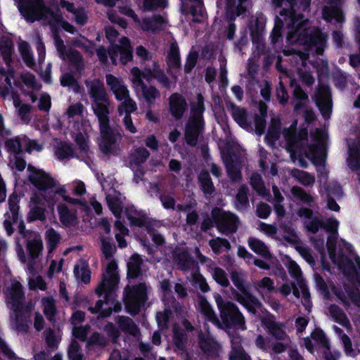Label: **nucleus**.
I'll return each mask as SVG.
<instances>
[{"label":"nucleus","instance_id":"nucleus-1","mask_svg":"<svg viewBox=\"0 0 360 360\" xmlns=\"http://www.w3.org/2000/svg\"><path fill=\"white\" fill-rule=\"evenodd\" d=\"M277 6H285L280 15L284 16L288 27L287 40L314 49L316 53L322 55L326 44V36L315 27H310L309 20L295 12L296 0H273Z\"/></svg>","mask_w":360,"mask_h":360},{"label":"nucleus","instance_id":"nucleus-2","mask_svg":"<svg viewBox=\"0 0 360 360\" xmlns=\"http://www.w3.org/2000/svg\"><path fill=\"white\" fill-rule=\"evenodd\" d=\"M297 121L283 131V136L286 141V148L290 153V158L295 162L296 154H303L311 160H323L326 156V134L324 130L316 129L311 133V137L315 143H308V132L302 129L298 134L295 133Z\"/></svg>","mask_w":360,"mask_h":360},{"label":"nucleus","instance_id":"nucleus-3","mask_svg":"<svg viewBox=\"0 0 360 360\" xmlns=\"http://www.w3.org/2000/svg\"><path fill=\"white\" fill-rule=\"evenodd\" d=\"M6 303L12 311L11 324L12 328L20 333L28 332V318L22 313L25 293L22 284L17 280L13 279L6 287L5 291Z\"/></svg>","mask_w":360,"mask_h":360},{"label":"nucleus","instance_id":"nucleus-4","mask_svg":"<svg viewBox=\"0 0 360 360\" xmlns=\"http://www.w3.org/2000/svg\"><path fill=\"white\" fill-rule=\"evenodd\" d=\"M28 179L32 185L41 192L59 195L64 201L72 205H82L81 200L72 198L68 195L64 186L60 185L51 176L41 170L30 169Z\"/></svg>","mask_w":360,"mask_h":360},{"label":"nucleus","instance_id":"nucleus-5","mask_svg":"<svg viewBox=\"0 0 360 360\" xmlns=\"http://www.w3.org/2000/svg\"><path fill=\"white\" fill-rule=\"evenodd\" d=\"M205 110L204 98L201 94H198L196 101L191 103V113L186 124L184 136L186 142L190 146H195L198 136L204 127L202 114Z\"/></svg>","mask_w":360,"mask_h":360},{"label":"nucleus","instance_id":"nucleus-6","mask_svg":"<svg viewBox=\"0 0 360 360\" xmlns=\"http://www.w3.org/2000/svg\"><path fill=\"white\" fill-rule=\"evenodd\" d=\"M87 93L92 100L91 108L97 118L109 116L110 101L104 84L99 79L84 81Z\"/></svg>","mask_w":360,"mask_h":360},{"label":"nucleus","instance_id":"nucleus-7","mask_svg":"<svg viewBox=\"0 0 360 360\" xmlns=\"http://www.w3.org/2000/svg\"><path fill=\"white\" fill-rule=\"evenodd\" d=\"M230 277L235 287L240 292L232 290L235 300L243 305L249 311L255 312V306L259 304V300L248 290L245 284V274L241 270L232 269Z\"/></svg>","mask_w":360,"mask_h":360},{"label":"nucleus","instance_id":"nucleus-8","mask_svg":"<svg viewBox=\"0 0 360 360\" xmlns=\"http://www.w3.org/2000/svg\"><path fill=\"white\" fill-rule=\"evenodd\" d=\"M216 303L221 321L226 329L237 327L242 330H246L245 319L233 302L224 301L220 295H218L216 297Z\"/></svg>","mask_w":360,"mask_h":360},{"label":"nucleus","instance_id":"nucleus-9","mask_svg":"<svg viewBox=\"0 0 360 360\" xmlns=\"http://www.w3.org/2000/svg\"><path fill=\"white\" fill-rule=\"evenodd\" d=\"M98 120L101 131L100 150L106 155L117 154L120 151L119 141L121 140V135L110 128L109 116Z\"/></svg>","mask_w":360,"mask_h":360},{"label":"nucleus","instance_id":"nucleus-10","mask_svg":"<svg viewBox=\"0 0 360 360\" xmlns=\"http://www.w3.org/2000/svg\"><path fill=\"white\" fill-rule=\"evenodd\" d=\"M124 302L130 314H136L147 300V287L144 283L125 288Z\"/></svg>","mask_w":360,"mask_h":360},{"label":"nucleus","instance_id":"nucleus-11","mask_svg":"<svg viewBox=\"0 0 360 360\" xmlns=\"http://www.w3.org/2000/svg\"><path fill=\"white\" fill-rule=\"evenodd\" d=\"M117 265L114 260L110 261L107 266L105 271L103 274V278L101 283L96 288V293L101 296L105 293V302L108 304L109 297L112 291L117 287L119 283V276L117 271Z\"/></svg>","mask_w":360,"mask_h":360},{"label":"nucleus","instance_id":"nucleus-12","mask_svg":"<svg viewBox=\"0 0 360 360\" xmlns=\"http://www.w3.org/2000/svg\"><path fill=\"white\" fill-rule=\"evenodd\" d=\"M54 44L59 57L68 61L75 71L81 75L84 69V62L81 53L72 46L67 49L63 39L57 34H54Z\"/></svg>","mask_w":360,"mask_h":360},{"label":"nucleus","instance_id":"nucleus-13","mask_svg":"<svg viewBox=\"0 0 360 360\" xmlns=\"http://www.w3.org/2000/svg\"><path fill=\"white\" fill-rule=\"evenodd\" d=\"M212 214L216 227L219 232L229 235L237 231L240 220L236 214L221 209L213 210Z\"/></svg>","mask_w":360,"mask_h":360},{"label":"nucleus","instance_id":"nucleus-14","mask_svg":"<svg viewBox=\"0 0 360 360\" xmlns=\"http://www.w3.org/2000/svg\"><path fill=\"white\" fill-rule=\"evenodd\" d=\"M13 43L8 37H2L0 40V52L6 65V68H0V74L6 76L5 81L11 87V79L14 77V68L11 65Z\"/></svg>","mask_w":360,"mask_h":360},{"label":"nucleus","instance_id":"nucleus-15","mask_svg":"<svg viewBox=\"0 0 360 360\" xmlns=\"http://www.w3.org/2000/svg\"><path fill=\"white\" fill-rule=\"evenodd\" d=\"M108 54L113 65H117V60L123 65L131 60L132 50L129 39L127 37H122L120 39V45L112 46L109 49Z\"/></svg>","mask_w":360,"mask_h":360},{"label":"nucleus","instance_id":"nucleus-16","mask_svg":"<svg viewBox=\"0 0 360 360\" xmlns=\"http://www.w3.org/2000/svg\"><path fill=\"white\" fill-rule=\"evenodd\" d=\"M19 233L27 238L26 248L28 255L39 257L43 250L41 236L35 232L26 231L22 224L19 226Z\"/></svg>","mask_w":360,"mask_h":360},{"label":"nucleus","instance_id":"nucleus-17","mask_svg":"<svg viewBox=\"0 0 360 360\" xmlns=\"http://www.w3.org/2000/svg\"><path fill=\"white\" fill-rule=\"evenodd\" d=\"M314 101L321 112L325 118L329 117L332 108L331 94L329 88L323 84H320L314 96Z\"/></svg>","mask_w":360,"mask_h":360},{"label":"nucleus","instance_id":"nucleus-18","mask_svg":"<svg viewBox=\"0 0 360 360\" xmlns=\"http://www.w3.org/2000/svg\"><path fill=\"white\" fill-rule=\"evenodd\" d=\"M21 81L27 89H22V94L30 98L31 101L34 103L37 100V93L41 89V84L36 77L30 73L25 72L20 76Z\"/></svg>","mask_w":360,"mask_h":360},{"label":"nucleus","instance_id":"nucleus-19","mask_svg":"<svg viewBox=\"0 0 360 360\" xmlns=\"http://www.w3.org/2000/svg\"><path fill=\"white\" fill-rule=\"evenodd\" d=\"M268 333L276 340L290 339L285 331V324L276 321L273 317H266L262 321Z\"/></svg>","mask_w":360,"mask_h":360},{"label":"nucleus","instance_id":"nucleus-20","mask_svg":"<svg viewBox=\"0 0 360 360\" xmlns=\"http://www.w3.org/2000/svg\"><path fill=\"white\" fill-rule=\"evenodd\" d=\"M169 111L173 117L178 120L182 118L187 109L186 99L179 94L174 93L169 98Z\"/></svg>","mask_w":360,"mask_h":360},{"label":"nucleus","instance_id":"nucleus-21","mask_svg":"<svg viewBox=\"0 0 360 360\" xmlns=\"http://www.w3.org/2000/svg\"><path fill=\"white\" fill-rule=\"evenodd\" d=\"M231 338V351L229 353V360H251L250 356L241 346L243 338L240 335L231 334L227 331Z\"/></svg>","mask_w":360,"mask_h":360},{"label":"nucleus","instance_id":"nucleus-22","mask_svg":"<svg viewBox=\"0 0 360 360\" xmlns=\"http://www.w3.org/2000/svg\"><path fill=\"white\" fill-rule=\"evenodd\" d=\"M105 79L107 85L117 100L122 101L125 96H127V94L129 91L122 79L116 77L111 74L106 75Z\"/></svg>","mask_w":360,"mask_h":360},{"label":"nucleus","instance_id":"nucleus-23","mask_svg":"<svg viewBox=\"0 0 360 360\" xmlns=\"http://www.w3.org/2000/svg\"><path fill=\"white\" fill-rule=\"evenodd\" d=\"M18 200L16 195H11L8 199L9 212H7L6 219L4 222V226L8 235L13 233L12 224L17 221L18 218L19 206L18 205Z\"/></svg>","mask_w":360,"mask_h":360},{"label":"nucleus","instance_id":"nucleus-24","mask_svg":"<svg viewBox=\"0 0 360 360\" xmlns=\"http://www.w3.org/2000/svg\"><path fill=\"white\" fill-rule=\"evenodd\" d=\"M328 314L333 320L345 327L347 330H352V325L345 313L337 305L330 304L328 309Z\"/></svg>","mask_w":360,"mask_h":360},{"label":"nucleus","instance_id":"nucleus-25","mask_svg":"<svg viewBox=\"0 0 360 360\" xmlns=\"http://www.w3.org/2000/svg\"><path fill=\"white\" fill-rule=\"evenodd\" d=\"M197 302L200 312L207 319L215 324H219L217 316L206 298L201 295H198L197 296Z\"/></svg>","mask_w":360,"mask_h":360},{"label":"nucleus","instance_id":"nucleus-26","mask_svg":"<svg viewBox=\"0 0 360 360\" xmlns=\"http://www.w3.org/2000/svg\"><path fill=\"white\" fill-rule=\"evenodd\" d=\"M280 136L281 121L278 116H274L271 119V123L266 135V141L268 144L274 146L275 142L280 138Z\"/></svg>","mask_w":360,"mask_h":360},{"label":"nucleus","instance_id":"nucleus-27","mask_svg":"<svg viewBox=\"0 0 360 360\" xmlns=\"http://www.w3.org/2000/svg\"><path fill=\"white\" fill-rule=\"evenodd\" d=\"M288 269L290 276L295 280L304 296L307 295V285L302 276V271L299 265L294 261L290 260L288 264Z\"/></svg>","mask_w":360,"mask_h":360},{"label":"nucleus","instance_id":"nucleus-28","mask_svg":"<svg viewBox=\"0 0 360 360\" xmlns=\"http://www.w3.org/2000/svg\"><path fill=\"white\" fill-rule=\"evenodd\" d=\"M248 0H238V4L236 6V0H226V13L231 20H234L246 11V7L243 4Z\"/></svg>","mask_w":360,"mask_h":360},{"label":"nucleus","instance_id":"nucleus-29","mask_svg":"<svg viewBox=\"0 0 360 360\" xmlns=\"http://www.w3.org/2000/svg\"><path fill=\"white\" fill-rule=\"evenodd\" d=\"M248 244L250 248L256 254L266 259L272 257L269 248L262 240L255 237H250L248 240Z\"/></svg>","mask_w":360,"mask_h":360},{"label":"nucleus","instance_id":"nucleus-30","mask_svg":"<svg viewBox=\"0 0 360 360\" xmlns=\"http://www.w3.org/2000/svg\"><path fill=\"white\" fill-rule=\"evenodd\" d=\"M347 165L354 172H360V146L352 144L349 146Z\"/></svg>","mask_w":360,"mask_h":360},{"label":"nucleus","instance_id":"nucleus-31","mask_svg":"<svg viewBox=\"0 0 360 360\" xmlns=\"http://www.w3.org/2000/svg\"><path fill=\"white\" fill-rule=\"evenodd\" d=\"M227 108L231 110L233 117L240 127L248 128L250 126L248 120L246 110L243 108L237 106L232 103H229Z\"/></svg>","mask_w":360,"mask_h":360},{"label":"nucleus","instance_id":"nucleus-32","mask_svg":"<svg viewBox=\"0 0 360 360\" xmlns=\"http://www.w3.org/2000/svg\"><path fill=\"white\" fill-rule=\"evenodd\" d=\"M175 263L178 269L184 271L194 269L197 266L196 263L186 251H180L176 254Z\"/></svg>","mask_w":360,"mask_h":360},{"label":"nucleus","instance_id":"nucleus-33","mask_svg":"<svg viewBox=\"0 0 360 360\" xmlns=\"http://www.w3.org/2000/svg\"><path fill=\"white\" fill-rule=\"evenodd\" d=\"M54 153L60 160H69L75 157L72 145L65 142H58L55 146Z\"/></svg>","mask_w":360,"mask_h":360},{"label":"nucleus","instance_id":"nucleus-34","mask_svg":"<svg viewBox=\"0 0 360 360\" xmlns=\"http://www.w3.org/2000/svg\"><path fill=\"white\" fill-rule=\"evenodd\" d=\"M116 322L119 328L124 333L137 336L140 332L134 321L128 316H117Z\"/></svg>","mask_w":360,"mask_h":360},{"label":"nucleus","instance_id":"nucleus-35","mask_svg":"<svg viewBox=\"0 0 360 360\" xmlns=\"http://www.w3.org/2000/svg\"><path fill=\"white\" fill-rule=\"evenodd\" d=\"M165 25V20L160 15H154L143 20L141 27L144 31L155 32L162 29Z\"/></svg>","mask_w":360,"mask_h":360},{"label":"nucleus","instance_id":"nucleus-36","mask_svg":"<svg viewBox=\"0 0 360 360\" xmlns=\"http://www.w3.org/2000/svg\"><path fill=\"white\" fill-rule=\"evenodd\" d=\"M150 156V153L143 147H138L131 150L129 155L131 166L139 167L144 163Z\"/></svg>","mask_w":360,"mask_h":360},{"label":"nucleus","instance_id":"nucleus-37","mask_svg":"<svg viewBox=\"0 0 360 360\" xmlns=\"http://www.w3.org/2000/svg\"><path fill=\"white\" fill-rule=\"evenodd\" d=\"M58 212L60 222L67 226H74L77 222L75 212H71L66 205L61 204L58 206Z\"/></svg>","mask_w":360,"mask_h":360},{"label":"nucleus","instance_id":"nucleus-38","mask_svg":"<svg viewBox=\"0 0 360 360\" xmlns=\"http://www.w3.org/2000/svg\"><path fill=\"white\" fill-rule=\"evenodd\" d=\"M167 64L169 70L179 69L181 67L179 51L176 42H173L170 45L167 56Z\"/></svg>","mask_w":360,"mask_h":360},{"label":"nucleus","instance_id":"nucleus-39","mask_svg":"<svg viewBox=\"0 0 360 360\" xmlns=\"http://www.w3.org/2000/svg\"><path fill=\"white\" fill-rule=\"evenodd\" d=\"M290 175L304 186H311L315 183V176L304 170L294 168L290 171Z\"/></svg>","mask_w":360,"mask_h":360},{"label":"nucleus","instance_id":"nucleus-40","mask_svg":"<svg viewBox=\"0 0 360 360\" xmlns=\"http://www.w3.org/2000/svg\"><path fill=\"white\" fill-rule=\"evenodd\" d=\"M43 312L50 322L55 321L57 308L55 300L51 297H45L41 299Z\"/></svg>","mask_w":360,"mask_h":360},{"label":"nucleus","instance_id":"nucleus-41","mask_svg":"<svg viewBox=\"0 0 360 360\" xmlns=\"http://www.w3.org/2000/svg\"><path fill=\"white\" fill-rule=\"evenodd\" d=\"M250 184L253 190L260 196L264 198L270 196L260 174L253 173L250 177Z\"/></svg>","mask_w":360,"mask_h":360},{"label":"nucleus","instance_id":"nucleus-42","mask_svg":"<svg viewBox=\"0 0 360 360\" xmlns=\"http://www.w3.org/2000/svg\"><path fill=\"white\" fill-rule=\"evenodd\" d=\"M333 330L341 340L345 354L349 356L355 357L359 352L353 349L352 341L349 336L344 333L343 330L338 326H334Z\"/></svg>","mask_w":360,"mask_h":360},{"label":"nucleus","instance_id":"nucleus-43","mask_svg":"<svg viewBox=\"0 0 360 360\" xmlns=\"http://www.w3.org/2000/svg\"><path fill=\"white\" fill-rule=\"evenodd\" d=\"M200 187L205 195H211L215 192L213 182L210 174L206 170H202L198 176Z\"/></svg>","mask_w":360,"mask_h":360},{"label":"nucleus","instance_id":"nucleus-44","mask_svg":"<svg viewBox=\"0 0 360 360\" xmlns=\"http://www.w3.org/2000/svg\"><path fill=\"white\" fill-rule=\"evenodd\" d=\"M200 348L202 351L210 356H216L220 350L219 344L213 338H201L200 341Z\"/></svg>","mask_w":360,"mask_h":360},{"label":"nucleus","instance_id":"nucleus-45","mask_svg":"<svg viewBox=\"0 0 360 360\" xmlns=\"http://www.w3.org/2000/svg\"><path fill=\"white\" fill-rule=\"evenodd\" d=\"M249 192L248 187L243 184L242 185L236 194L235 206L238 210H244L249 205V200L248 197V194Z\"/></svg>","mask_w":360,"mask_h":360},{"label":"nucleus","instance_id":"nucleus-46","mask_svg":"<svg viewBox=\"0 0 360 360\" xmlns=\"http://www.w3.org/2000/svg\"><path fill=\"white\" fill-rule=\"evenodd\" d=\"M74 274L76 278L84 283L86 284L89 283L91 279V271L86 262H81L76 264L74 269Z\"/></svg>","mask_w":360,"mask_h":360},{"label":"nucleus","instance_id":"nucleus-47","mask_svg":"<svg viewBox=\"0 0 360 360\" xmlns=\"http://www.w3.org/2000/svg\"><path fill=\"white\" fill-rule=\"evenodd\" d=\"M322 16L324 20L330 21L335 19L338 22L343 21V14L342 11L336 6H323L322 9Z\"/></svg>","mask_w":360,"mask_h":360},{"label":"nucleus","instance_id":"nucleus-48","mask_svg":"<svg viewBox=\"0 0 360 360\" xmlns=\"http://www.w3.org/2000/svg\"><path fill=\"white\" fill-rule=\"evenodd\" d=\"M173 342L178 352L183 353L186 351V334L183 330L177 328L176 326L174 328Z\"/></svg>","mask_w":360,"mask_h":360},{"label":"nucleus","instance_id":"nucleus-49","mask_svg":"<svg viewBox=\"0 0 360 360\" xmlns=\"http://www.w3.org/2000/svg\"><path fill=\"white\" fill-rule=\"evenodd\" d=\"M49 193H44L40 191L39 193H32L30 198V206H42L44 207V202H47L53 205L55 201L53 200V198Z\"/></svg>","mask_w":360,"mask_h":360},{"label":"nucleus","instance_id":"nucleus-50","mask_svg":"<svg viewBox=\"0 0 360 360\" xmlns=\"http://www.w3.org/2000/svg\"><path fill=\"white\" fill-rule=\"evenodd\" d=\"M209 245L215 254H221L224 250H229L231 245L228 240L219 237L209 240Z\"/></svg>","mask_w":360,"mask_h":360},{"label":"nucleus","instance_id":"nucleus-51","mask_svg":"<svg viewBox=\"0 0 360 360\" xmlns=\"http://www.w3.org/2000/svg\"><path fill=\"white\" fill-rule=\"evenodd\" d=\"M122 102L117 106V111L119 115L121 116L125 112V114H130L134 112L137 107L136 102L130 97L129 93L127 94V96L123 98Z\"/></svg>","mask_w":360,"mask_h":360},{"label":"nucleus","instance_id":"nucleus-52","mask_svg":"<svg viewBox=\"0 0 360 360\" xmlns=\"http://www.w3.org/2000/svg\"><path fill=\"white\" fill-rule=\"evenodd\" d=\"M311 338L314 344L319 347L321 352L330 347L329 341L323 330L319 329L315 330L311 333Z\"/></svg>","mask_w":360,"mask_h":360},{"label":"nucleus","instance_id":"nucleus-53","mask_svg":"<svg viewBox=\"0 0 360 360\" xmlns=\"http://www.w3.org/2000/svg\"><path fill=\"white\" fill-rule=\"evenodd\" d=\"M18 49L25 64L28 67L32 68L35 63L30 45L26 41H21L19 44Z\"/></svg>","mask_w":360,"mask_h":360},{"label":"nucleus","instance_id":"nucleus-54","mask_svg":"<svg viewBox=\"0 0 360 360\" xmlns=\"http://www.w3.org/2000/svg\"><path fill=\"white\" fill-rule=\"evenodd\" d=\"M141 259L139 256H132L127 264L128 276L131 278L138 277L141 274Z\"/></svg>","mask_w":360,"mask_h":360},{"label":"nucleus","instance_id":"nucleus-55","mask_svg":"<svg viewBox=\"0 0 360 360\" xmlns=\"http://www.w3.org/2000/svg\"><path fill=\"white\" fill-rule=\"evenodd\" d=\"M68 356L70 360H83L84 354L82 347L75 339L72 340L70 343Z\"/></svg>","mask_w":360,"mask_h":360},{"label":"nucleus","instance_id":"nucleus-56","mask_svg":"<svg viewBox=\"0 0 360 360\" xmlns=\"http://www.w3.org/2000/svg\"><path fill=\"white\" fill-rule=\"evenodd\" d=\"M254 285L259 294H262L265 290L268 292L275 290L274 283L269 277H264L261 280L257 281Z\"/></svg>","mask_w":360,"mask_h":360},{"label":"nucleus","instance_id":"nucleus-57","mask_svg":"<svg viewBox=\"0 0 360 360\" xmlns=\"http://www.w3.org/2000/svg\"><path fill=\"white\" fill-rule=\"evenodd\" d=\"M140 89L141 90L143 98L149 104H153L154 101L160 97L159 91L154 86H148L144 84Z\"/></svg>","mask_w":360,"mask_h":360},{"label":"nucleus","instance_id":"nucleus-58","mask_svg":"<svg viewBox=\"0 0 360 360\" xmlns=\"http://www.w3.org/2000/svg\"><path fill=\"white\" fill-rule=\"evenodd\" d=\"M212 276L214 281L222 287H228L230 284L226 273L220 267L212 269Z\"/></svg>","mask_w":360,"mask_h":360},{"label":"nucleus","instance_id":"nucleus-59","mask_svg":"<svg viewBox=\"0 0 360 360\" xmlns=\"http://www.w3.org/2000/svg\"><path fill=\"white\" fill-rule=\"evenodd\" d=\"M106 200L110 210L117 218H120L122 213V202L117 198L110 195L106 196Z\"/></svg>","mask_w":360,"mask_h":360},{"label":"nucleus","instance_id":"nucleus-60","mask_svg":"<svg viewBox=\"0 0 360 360\" xmlns=\"http://www.w3.org/2000/svg\"><path fill=\"white\" fill-rule=\"evenodd\" d=\"M291 193L294 198L301 200L304 203H310L313 201V197L307 193L303 188L299 186H293L291 188Z\"/></svg>","mask_w":360,"mask_h":360},{"label":"nucleus","instance_id":"nucleus-61","mask_svg":"<svg viewBox=\"0 0 360 360\" xmlns=\"http://www.w3.org/2000/svg\"><path fill=\"white\" fill-rule=\"evenodd\" d=\"M30 211L28 214L27 220L33 221L36 220L44 221L46 216L44 214V207L42 206H30Z\"/></svg>","mask_w":360,"mask_h":360},{"label":"nucleus","instance_id":"nucleus-62","mask_svg":"<svg viewBox=\"0 0 360 360\" xmlns=\"http://www.w3.org/2000/svg\"><path fill=\"white\" fill-rule=\"evenodd\" d=\"M101 251L106 259H110L114 255L116 248L110 239L105 238H101Z\"/></svg>","mask_w":360,"mask_h":360},{"label":"nucleus","instance_id":"nucleus-63","mask_svg":"<svg viewBox=\"0 0 360 360\" xmlns=\"http://www.w3.org/2000/svg\"><path fill=\"white\" fill-rule=\"evenodd\" d=\"M131 82H132L133 87L136 91H138L145 84L142 79L143 71L141 72L138 68H133L131 70Z\"/></svg>","mask_w":360,"mask_h":360},{"label":"nucleus","instance_id":"nucleus-64","mask_svg":"<svg viewBox=\"0 0 360 360\" xmlns=\"http://www.w3.org/2000/svg\"><path fill=\"white\" fill-rule=\"evenodd\" d=\"M276 342L272 343L271 349L276 354L284 352L287 349L291 347L292 341L290 339L276 340Z\"/></svg>","mask_w":360,"mask_h":360}]
</instances>
